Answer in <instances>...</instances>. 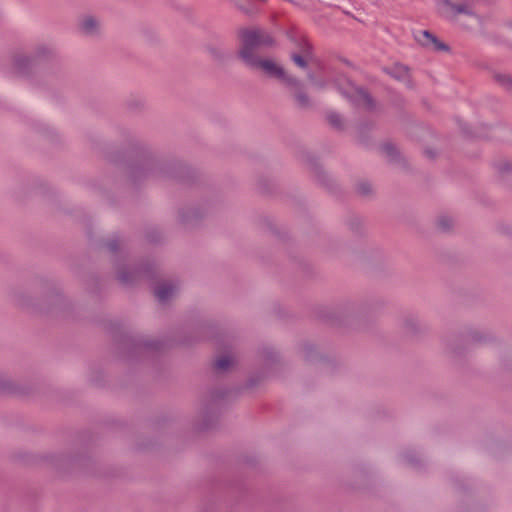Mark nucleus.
Returning a JSON list of instances; mask_svg holds the SVG:
<instances>
[{"mask_svg":"<svg viewBox=\"0 0 512 512\" xmlns=\"http://www.w3.org/2000/svg\"><path fill=\"white\" fill-rule=\"evenodd\" d=\"M239 38V57L245 64L259 58L255 55L256 50L272 47L275 43L271 34L261 28H243L239 31Z\"/></svg>","mask_w":512,"mask_h":512,"instance_id":"1","label":"nucleus"},{"mask_svg":"<svg viewBox=\"0 0 512 512\" xmlns=\"http://www.w3.org/2000/svg\"><path fill=\"white\" fill-rule=\"evenodd\" d=\"M253 70H261L268 77L279 80L285 87H298L299 79L286 72V70L276 61L268 58H257L248 64Z\"/></svg>","mask_w":512,"mask_h":512,"instance_id":"2","label":"nucleus"},{"mask_svg":"<svg viewBox=\"0 0 512 512\" xmlns=\"http://www.w3.org/2000/svg\"><path fill=\"white\" fill-rule=\"evenodd\" d=\"M54 56V49L48 45H38L30 54L18 53L13 58V67L16 73L21 75L29 74L33 67Z\"/></svg>","mask_w":512,"mask_h":512,"instance_id":"3","label":"nucleus"},{"mask_svg":"<svg viewBox=\"0 0 512 512\" xmlns=\"http://www.w3.org/2000/svg\"><path fill=\"white\" fill-rule=\"evenodd\" d=\"M474 4V0H440L439 7L446 16H475Z\"/></svg>","mask_w":512,"mask_h":512,"instance_id":"4","label":"nucleus"},{"mask_svg":"<svg viewBox=\"0 0 512 512\" xmlns=\"http://www.w3.org/2000/svg\"><path fill=\"white\" fill-rule=\"evenodd\" d=\"M340 92L355 106L371 108L373 101L370 95L362 88L348 82L345 88H340Z\"/></svg>","mask_w":512,"mask_h":512,"instance_id":"5","label":"nucleus"},{"mask_svg":"<svg viewBox=\"0 0 512 512\" xmlns=\"http://www.w3.org/2000/svg\"><path fill=\"white\" fill-rule=\"evenodd\" d=\"M415 40L424 47L431 48L436 51H447L449 48L446 44L440 42L433 34L427 30H420L414 34Z\"/></svg>","mask_w":512,"mask_h":512,"instance_id":"6","label":"nucleus"},{"mask_svg":"<svg viewBox=\"0 0 512 512\" xmlns=\"http://www.w3.org/2000/svg\"><path fill=\"white\" fill-rule=\"evenodd\" d=\"M178 291V285L172 281L160 282L155 288V296L161 303L172 299Z\"/></svg>","mask_w":512,"mask_h":512,"instance_id":"7","label":"nucleus"},{"mask_svg":"<svg viewBox=\"0 0 512 512\" xmlns=\"http://www.w3.org/2000/svg\"><path fill=\"white\" fill-rule=\"evenodd\" d=\"M79 29L86 36H95L100 32V21L91 15L82 17L79 21Z\"/></svg>","mask_w":512,"mask_h":512,"instance_id":"8","label":"nucleus"},{"mask_svg":"<svg viewBox=\"0 0 512 512\" xmlns=\"http://www.w3.org/2000/svg\"><path fill=\"white\" fill-rule=\"evenodd\" d=\"M287 88L293 93L294 99L299 107L306 108L311 105L308 95L303 91V84L300 80L298 87Z\"/></svg>","mask_w":512,"mask_h":512,"instance_id":"9","label":"nucleus"},{"mask_svg":"<svg viewBox=\"0 0 512 512\" xmlns=\"http://www.w3.org/2000/svg\"><path fill=\"white\" fill-rule=\"evenodd\" d=\"M493 80L505 90L512 92V76L504 72H493Z\"/></svg>","mask_w":512,"mask_h":512,"instance_id":"10","label":"nucleus"},{"mask_svg":"<svg viewBox=\"0 0 512 512\" xmlns=\"http://www.w3.org/2000/svg\"><path fill=\"white\" fill-rule=\"evenodd\" d=\"M488 335L480 330H473L466 336V341L470 344L483 343L488 340Z\"/></svg>","mask_w":512,"mask_h":512,"instance_id":"11","label":"nucleus"},{"mask_svg":"<svg viewBox=\"0 0 512 512\" xmlns=\"http://www.w3.org/2000/svg\"><path fill=\"white\" fill-rule=\"evenodd\" d=\"M294 53L312 57V45L306 39H299L297 41V51Z\"/></svg>","mask_w":512,"mask_h":512,"instance_id":"12","label":"nucleus"},{"mask_svg":"<svg viewBox=\"0 0 512 512\" xmlns=\"http://www.w3.org/2000/svg\"><path fill=\"white\" fill-rule=\"evenodd\" d=\"M234 360L232 357L224 355L216 360L215 367L219 371H226L233 366Z\"/></svg>","mask_w":512,"mask_h":512,"instance_id":"13","label":"nucleus"},{"mask_svg":"<svg viewBox=\"0 0 512 512\" xmlns=\"http://www.w3.org/2000/svg\"><path fill=\"white\" fill-rule=\"evenodd\" d=\"M312 59L310 56H303L298 53L291 54V60L293 63L301 69H306L308 62Z\"/></svg>","mask_w":512,"mask_h":512,"instance_id":"14","label":"nucleus"},{"mask_svg":"<svg viewBox=\"0 0 512 512\" xmlns=\"http://www.w3.org/2000/svg\"><path fill=\"white\" fill-rule=\"evenodd\" d=\"M437 226L442 231H448L453 226V220L448 216H441L437 220Z\"/></svg>","mask_w":512,"mask_h":512,"instance_id":"15","label":"nucleus"},{"mask_svg":"<svg viewBox=\"0 0 512 512\" xmlns=\"http://www.w3.org/2000/svg\"><path fill=\"white\" fill-rule=\"evenodd\" d=\"M382 149L387 157H389L391 160H396V157L398 156L399 153L397 148L393 144L386 143L382 146Z\"/></svg>","mask_w":512,"mask_h":512,"instance_id":"16","label":"nucleus"},{"mask_svg":"<svg viewBox=\"0 0 512 512\" xmlns=\"http://www.w3.org/2000/svg\"><path fill=\"white\" fill-rule=\"evenodd\" d=\"M496 169L501 174H505L512 171V163L506 160H501L495 164Z\"/></svg>","mask_w":512,"mask_h":512,"instance_id":"17","label":"nucleus"},{"mask_svg":"<svg viewBox=\"0 0 512 512\" xmlns=\"http://www.w3.org/2000/svg\"><path fill=\"white\" fill-rule=\"evenodd\" d=\"M357 191L361 195H369L372 191V187L367 182H361L357 185Z\"/></svg>","mask_w":512,"mask_h":512,"instance_id":"18","label":"nucleus"},{"mask_svg":"<svg viewBox=\"0 0 512 512\" xmlns=\"http://www.w3.org/2000/svg\"><path fill=\"white\" fill-rule=\"evenodd\" d=\"M328 121L332 126L336 128H340L342 125V119L338 114H330L328 116Z\"/></svg>","mask_w":512,"mask_h":512,"instance_id":"19","label":"nucleus"},{"mask_svg":"<svg viewBox=\"0 0 512 512\" xmlns=\"http://www.w3.org/2000/svg\"><path fill=\"white\" fill-rule=\"evenodd\" d=\"M120 246V241L117 238L110 239L107 242V247L110 251L115 252Z\"/></svg>","mask_w":512,"mask_h":512,"instance_id":"20","label":"nucleus"},{"mask_svg":"<svg viewBox=\"0 0 512 512\" xmlns=\"http://www.w3.org/2000/svg\"><path fill=\"white\" fill-rule=\"evenodd\" d=\"M118 278H119V280H120L121 282H123V283H129V282H131V281L134 279V277H133V276L128 275V273H127V272H125V271H120V272L118 273Z\"/></svg>","mask_w":512,"mask_h":512,"instance_id":"21","label":"nucleus"},{"mask_svg":"<svg viewBox=\"0 0 512 512\" xmlns=\"http://www.w3.org/2000/svg\"><path fill=\"white\" fill-rule=\"evenodd\" d=\"M308 79L319 88L325 87V83L322 81H317L312 73H308Z\"/></svg>","mask_w":512,"mask_h":512,"instance_id":"22","label":"nucleus"},{"mask_svg":"<svg viewBox=\"0 0 512 512\" xmlns=\"http://www.w3.org/2000/svg\"><path fill=\"white\" fill-rule=\"evenodd\" d=\"M311 350H312L311 346H306L304 351H303L304 356L308 358L309 357V351H311Z\"/></svg>","mask_w":512,"mask_h":512,"instance_id":"23","label":"nucleus"},{"mask_svg":"<svg viewBox=\"0 0 512 512\" xmlns=\"http://www.w3.org/2000/svg\"><path fill=\"white\" fill-rule=\"evenodd\" d=\"M399 70H400L401 75L407 73V68L406 67H399Z\"/></svg>","mask_w":512,"mask_h":512,"instance_id":"24","label":"nucleus"},{"mask_svg":"<svg viewBox=\"0 0 512 512\" xmlns=\"http://www.w3.org/2000/svg\"><path fill=\"white\" fill-rule=\"evenodd\" d=\"M19 304L22 305V306H27L28 303H26V301L24 299H19Z\"/></svg>","mask_w":512,"mask_h":512,"instance_id":"25","label":"nucleus"},{"mask_svg":"<svg viewBox=\"0 0 512 512\" xmlns=\"http://www.w3.org/2000/svg\"><path fill=\"white\" fill-rule=\"evenodd\" d=\"M181 221H182L183 223H186V222H187V218H186V216H185L184 214H183V215H181Z\"/></svg>","mask_w":512,"mask_h":512,"instance_id":"26","label":"nucleus"},{"mask_svg":"<svg viewBox=\"0 0 512 512\" xmlns=\"http://www.w3.org/2000/svg\"><path fill=\"white\" fill-rule=\"evenodd\" d=\"M267 355H268L269 357H270V356H271V357H273V356H274V352H273V351H269V352H267Z\"/></svg>","mask_w":512,"mask_h":512,"instance_id":"27","label":"nucleus"}]
</instances>
